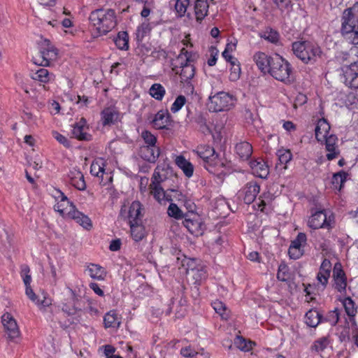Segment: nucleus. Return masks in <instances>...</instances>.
Instances as JSON below:
<instances>
[{"mask_svg":"<svg viewBox=\"0 0 358 358\" xmlns=\"http://www.w3.org/2000/svg\"><path fill=\"white\" fill-rule=\"evenodd\" d=\"M150 31V27L148 23H142L136 30V36L138 39L142 40L144 36Z\"/></svg>","mask_w":358,"mask_h":358,"instance_id":"obj_59","label":"nucleus"},{"mask_svg":"<svg viewBox=\"0 0 358 358\" xmlns=\"http://www.w3.org/2000/svg\"><path fill=\"white\" fill-rule=\"evenodd\" d=\"M343 304L347 315L350 317H354L357 313V308L355 307V303L351 299V298H345L343 300Z\"/></svg>","mask_w":358,"mask_h":358,"instance_id":"obj_49","label":"nucleus"},{"mask_svg":"<svg viewBox=\"0 0 358 358\" xmlns=\"http://www.w3.org/2000/svg\"><path fill=\"white\" fill-rule=\"evenodd\" d=\"M189 0H176L175 9L179 16H183L187 12Z\"/></svg>","mask_w":358,"mask_h":358,"instance_id":"obj_52","label":"nucleus"},{"mask_svg":"<svg viewBox=\"0 0 358 358\" xmlns=\"http://www.w3.org/2000/svg\"><path fill=\"white\" fill-rule=\"evenodd\" d=\"M237 43L238 41L236 39L230 41L227 43L225 49L222 54L226 61H231L236 59L231 54L236 50Z\"/></svg>","mask_w":358,"mask_h":358,"instance_id":"obj_44","label":"nucleus"},{"mask_svg":"<svg viewBox=\"0 0 358 358\" xmlns=\"http://www.w3.org/2000/svg\"><path fill=\"white\" fill-rule=\"evenodd\" d=\"M1 322L5 332L10 339L20 336V332L17 321L10 313H6L2 315Z\"/></svg>","mask_w":358,"mask_h":358,"instance_id":"obj_14","label":"nucleus"},{"mask_svg":"<svg viewBox=\"0 0 358 358\" xmlns=\"http://www.w3.org/2000/svg\"><path fill=\"white\" fill-rule=\"evenodd\" d=\"M159 154V148L156 145H144L141 148V157L149 162H155Z\"/></svg>","mask_w":358,"mask_h":358,"instance_id":"obj_27","label":"nucleus"},{"mask_svg":"<svg viewBox=\"0 0 358 358\" xmlns=\"http://www.w3.org/2000/svg\"><path fill=\"white\" fill-rule=\"evenodd\" d=\"M165 93L166 90L164 87L159 83L153 84L150 88V94L152 97L158 101L162 100Z\"/></svg>","mask_w":358,"mask_h":358,"instance_id":"obj_45","label":"nucleus"},{"mask_svg":"<svg viewBox=\"0 0 358 358\" xmlns=\"http://www.w3.org/2000/svg\"><path fill=\"white\" fill-rule=\"evenodd\" d=\"M235 99L229 93L220 92L209 97L208 107L213 112L230 110L234 105Z\"/></svg>","mask_w":358,"mask_h":358,"instance_id":"obj_8","label":"nucleus"},{"mask_svg":"<svg viewBox=\"0 0 358 358\" xmlns=\"http://www.w3.org/2000/svg\"><path fill=\"white\" fill-rule=\"evenodd\" d=\"M288 253L292 259H297L303 254V249L296 248V246H289Z\"/></svg>","mask_w":358,"mask_h":358,"instance_id":"obj_63","label":"nucleus"},{"mask_svg":"<svg viewBox=\"0 0 358 358\" xmlns=\"http://www.w3.org/2000/svg\"><path fill=\"white\" fill-rule=\"evenodd\" d=\"M150 194L159 203L171 201V196L164 191L161 185H150Z\"/></svg>","mask_w":358,"mask_h":358,"instance_id":"obj_31","label":"nucleus"},{"mask_svg":"<svg viewBox=\"0 0 358 358\" xmlns=\"http://www.w3.org/2000/svg\"><path fill=\"white\" fill-rule=\"evenodd\" d=\"M29 271L30 270L28 266L24 265L22 267L21 275L23 278V281L26 288L31 287L30 284L31 281V275L29 274Z\"/></svg>","mask_w":358,"mask_h":358,"instance_id":"obj_61","label":"nucleus"},{"mask_svg":"<svg viewBox=\"0 0 358 358\" xmlns=\"http://www.w3.org/2000/svg\"><path fill=\"white\" fill-rule=\"evenodd\" d=\"M52 136L61 144H62L64 146L68 148L70 146V143L64 136L59 134V132L56 131H53L52 132Z\"/></svg>","mask_w":358,"mask_h":358,"instance_id":"obj_64","label":"nucleus"},{"mask_svg":"<svg viewBox=\"0 0 358 358\" xmlns=\"http://www.w3.org/2000/svg\"><path fill=\"white\" fill-rule=\"evenodd\" d=\"M69 218L76 220V222L85 229H89L92 227L90 219L77 210L73 212L72 215Z\"/></svg>","mask_w":358,"mask_h":358,"instance_id":"obj_41","label":"nucleus"},{"mask_svg":"<svg viewBox=\"0 0 358 358\" xmlns=\"http://www.w3.org/2000/svg\"><path fill=\"white\" fill-rule=\"evenodd\" d=\"M351 326L348 329H345L341 332V336L343 340H350V338L355 341H357L358 338V328L353 319H350Z\"/></svg>","mask_w":358,"mask_h":358,"instance_id":"obj_38","label":"nucleus"},{"mask_svg":"<svg viewBox=\"0 0 358 358\" xmlns=\"http://www.w3.org/2000/svg\"><path fill=\"white\" fill-rule=\"evenodd\" d=\"M69 178L71 183L79 190H84L86 188V184L83 173L77 169H73L69 173Z\"/></svg>","mask_w":358,"mask_h":358,"instance_id":"obj_28","label":"nucleus"},{"mask_svg":"<svg viewBox=\"0 0 358 358\" xmlns=\"http://www.w3.org/2000/svg\"><path fill=\"white\" fill-rule=\"evenodd\" d=\"M106 161L103 158L95 159L90 167L92 175L101 178L100 183L106 185L112 182L113 178L110 173L106 171Z\"/></svg>","mask_w":358,"mask_h":358,"instance_id":"obj_12","label":"nucleus"},{"mask_svg":"<svg viewBox=\"0 0 358 358\" xmlns=\"http://www.w3.org/2000/svg\"><path fill=\"white\" fill-rule=\"evenodd\" d=\"M25 293L29 299L35 303L41 309L45 308L52 304V299L50 297L43 293V299H41L39 296L36 295L31 287L26 288Z\"/></svg>","mask_w":358,"mask_h":358,"instance_id":"obj_24","label":"nucleus"},{"mask_svg":"<svg viewBox=\"0 0 358 358\" xmlns=\"http://www.w3.org/2000/svg\"><path fill=\"white\" fill-rule=\"evenodd\" d=\"M348 174L345 171H339L334 174L332 178V185L335 189L341 191L343 183L346 180Z\"/></svg>","mask_w":358,"mask_h":358,"instance_id":"obj_43","label":"nucleus"},{"mask_svg":"<svg viewBox=\"0 0 358 358\" xmlns=\"http://www.w3.org/2000/svg\"><path fill=\"white\" fill-rule=\"evenodd\" d=\"M273 199V195L271 192H264L259 198V203H258V207L260 210L263 211L264 207L269 205Z\"/></svg>","mask_w":358,"mask_h":358,"instance_id":"obj_50","label":"nucleus"},{"mask_svg":"<svg viewBox=\"0 0 358 358\" xmlns=\"http://www.w3.org/2000/svg\"><path fill=\"white\" fill-rule=\"evenodd\" d=\"M212 306L215 311L220 315L222 319L225 320L229 319L230 311L222 301L215 300L212 303Z\"/></svg>","mask_w":358,"mask_h":358,"instance_id":"obj_40","label":"nucleus"},{"mask_svg":"<svg viewBox=\"0 0 358 358\" xmlns=\"http://www.w3.org/2000/svg\"><path fill=\"white\" fill-rule=\"evenodd\" d=\"M261 37L271 43H275L279 40V34L276 31L269 29H266Z\"/></svg>","mask_w":358,"mask_h":358,"instance_id":"obj_53","label":"nucleus"},{"mask_svg":"<svg viewBox=\"0 0 358 358\" xmlns=\"http://www.w3.org/2000/svg\"><path fill=\"white\" fill-rule=\"evenodd\" d=\"M85 271L92 279L103 280L106 276V271L100 265L90 264L87 266Z\"/></svg>","mask_w":358,"mask_h":358,"instance_id":"obj_30","label":"nucleus"},{"mask_svg":"<svg viewBox=\"0 0 358 358\" xmlns=\"http://www.w3.org/2000/svg\"><path fill=\"white\" fill-rule=\"evenodd\" d=\"M231 64L229 79L231 81H237L241 73V65L237 59L227 61Z\"/></svg>","mask_w":358,"mask_h":358,"instance_id":"obj_42","label":"nucleus"},{"mask_svg":"<svg viewBox=\"0 0 358 358\" xmlns=\"http://www.w3.org/2000/svg\"><path fill=\"white\" fill-rule=\"evenodd\" d=\"M272 1L282 12L289 13L292 9V0H272Z\"/></svg>","mask_w":358,"mask_h":358,"instance_id":"obj_54","label":"nucleus"},{"mask_svg":"<svg viewBox=\"0 0 358 358\" xmlns=\"http://www.w3.org/2000/svg\"><path fill=\"white\" fill-rule=\"evenodd\" d=\"M40 14L45 22L55 27L59 24V20L62 17V15H69L70 12L64 8H59L57 11L51 8H43Z\"/></svg>","mask_w":358,"mask_h":358,"instance_id":"obj_13","label":"nucleus"},{"mask_svg":"<svg viewBox=\"0 0 358 358\" xmlns=\"http://www.w3.org/2000/svg\"><path fill=\"white\" fill-rule=\"evenodd\" d=\"M330 125L325 119H320L315 129V138L318 141L323 142L329 136Z\"/></svg>","mask_w":358,"mask_h":358,"instance_id":"obj_29","label":"nucleus"},{"mask_svg":"<svg viewBox=\"0 0 358 358\" xmlns=\"http://www.w3.org/2000/svg\"><path fill=\"white\" fill-rule=\"evenodd\" d=\"M175 163L183 171L184 174L187 178L192 176L194 173V166L182 155L176 156Z\"/></svg>","mask_w":358,"mask_h":358,"instance_id":"obj_32","label":"nucleus"},{"mask_svg":"<svg viewBox=\"0 0 358 358\" xmlns=\"http://www.w3.org/2000/svg\"><path fill=\"white\" fill-rule=\"evenodd\" d=\"M186 266V273L189 280L193 283H199L206 278V271L204 267L197 264L195 259H188L183 263Z\"/></svg>","mask_w":358,"mask_h":358,"instance_id":"obj_11","label":"nucleus"},{"mask_svg":"<svg viewBox=\"0 0 358 358\" xmlns=\"http://www.w3.org/2000/svg\"><path fill=\"white\" fill-rule=\"evenodd\" d=\"M294 54L304 63L315 61L320 57L321 50L318 45L308 41H296L292 44Z\"/></svg>","mask_w":358,"mask_h":358,"instance_id":"obj_6","label":"nucleus"},{"mask_svg":"<svg viewBox=\"0 0 358 358\" xmlns=\"http://www.w3.org/2000/svg\"><path fill=\"white\" fill-rule=\"evenodd\" d=\"M236 152L241 159L246 160L251 156L252 148L248 142H241L236 145Z\"/></svg>","mask_w":358,"mask_h":358,"instance_id":"obj_35","label":"nucleus"},{"mask_svg":"<svg viewBox=\"0 0 358 358\" xmlns=\"http://www.w3.org/2000/svg\"><path fill=\"white\" fill-rule=\"evenodd\" d=\"M52 196L57 201V203L55 205V210L64 217L69 218L72 215L73 212H75L76 210L75 206L59 189H54Z\"/></svg>","mask_w":358,"mask_h":358,"instance_id":"obj_9","label":"nucleus"},{"mask_svg":"<svg viewBox=\"0 0 358 358\" xmlns=\"http://www.w3.org/2000/svg\"><path fill=\"white\" fill-rule=\"evenodd\" d=\"M58 57L57 48L49 40H44L41 45L40 52L33 57L34 64L39 66H49Z\"/></svg>","mask_w":358,"mask_h":358,"instance_id":"obj_7","label":"nucleus"},{"mask_svg":"<svg viewBox=\"0 0 358 358\" xmlns=\"http://www.w3.org/2000/svg\"><path fill=\"white\" fill-rule=\"evenodd\" d=\"M104 324L106 328H119L121 324V317L115 310H110L104 316Z\"/></svg>","mask_w":358,"mask_h":358,"instance_id":"obj_34","label":"nucleus"},{"mask_svg":"<svg viewBox=\"0 0 358 358\" xmlns=\"http://www.w3.org/2000/svg\"><path fill=\"white\" fill-rule=\"evenodd\" d=\"M184 227L195 236L202 235L204 231V225L197 215H192L191 217L186 216L182 221Z\"/></svg>","mask_w":358,"mask_h":358,"instance_id":"obj_15","label":"nucleus"},{"mask_svg":"<svg viewBox=\"0 0 358 358\" xmlns=\"http://www.w3.org/2000/svg\"><path fill=\"white\" fill-rule=\"evenodd\" d=\"M197 155L203 159L205 168L211 173H224V164L217 158L213 148L209 145H200L196 150Z\"/></svg>","mask_w":358,"mask_h":358,"instance_id":"obj_3","label":"nucleus"},{"mask_svg":"<svg viewBox=\"0 0 358 358\" xmlns=\"http://www.w3.org/2000/svg\"><path fill=\"white\" fill-rule=\"evenodd\" d=\"M142 206L139 201H134L129 206H123L120 210V217L128 223L141 222Z\"/></svg>","mask_w":358,"mask_h":358,"instance_id":"obj_10","label":"nucleus"},{"mask_svg":"<svg viewBox=\"0 0 358 358\" xmlns=\"http://www.w3.org/2000/svg\"><path fill=\"white\" fill-rule=\"evenodd\" d=\"M116 46L120 50H127L129 48V36L127 32L118 33L115 39Z\"/></svg>","mask_w":358,"mask_h":358,"instance_id":"obj_46","label":"nucleus"},{"mask_svg":"<svg viewBox=\"0 0 358 358\" xmlns=\"http://www.w3.org/2000/svg\"><path fill=\"white\" fill-rule=\"evenodd\" d=\"M331 220H327L324 211H317L313 214L308 220V226L313 229L327 228L331 225Z\"/></svg>","mask_w":358,"mask_h":358,"instance_id":"obj_18","label":"nucleus"},{"mask_svg":"<svg viewBox=\"0 0 358 358\" xmlns=\"http://www.w3.org/2000/svg\"><path fill=\"white\" fill-rule=\"evenodd\" d=\"M333 278L335 288L339 292L345 290L347 285L346 277L340 263H336L334 265Z\"/></svg>","mask_w":358,"mask_h":358,"instance_id":"obj_19","label":"nucleus"},{"mask_svg":"<svg viewBox=\"0 0 358 358\" xmlns=\"http://www.w3.org/2000/svg\"><path fill=\"white\" fill-rule=\"evenodd\" d=\"M324 141H325L326 150L327 152V159L332 160L337 158L340 154L337 145V137L335 135L331 134Z\"/></svg>","mask_w":358,"mask_h":358,"instance_id":"obj_20","label":"nucleus"},{"mask_svg":"<svg viewBox=\"0 0 358 358\" xmlns=\"http://www.w3.org/2000/svg\"><path fill=\"white\" fill-rule=\"evenodd\" d=\"M62 310L68 315H79L81 312L80 309H78L73 304L65 303L62 306Z\"/></svg>","mask_w":358,"mask_h":358,"instance_id":"obj_60","label":"nucleus"},{"mask_svg":"<svg viewBox=\"0 0 358 358\" xmlns=\"http://www.w3.org/2000/svg\"><path fill=\"white\" fill-rule=\"evenodd\" d=\"M167 213L170 217H174L175 219H180L183 217L182 211L178 208V206L173 203H171L168 209Z\"/></svg>","mask_w":358,"mask_h":358,"instance_id":"obj_55","label":"nucleus"},{"mask_svg":"<svg viewBox=\"0 0 358 358\" xmlns=\"http://www.w3.org/2000/svg\"><path fill=\"white\" fill-rule=\"evenodd\" d=\"M345 83L351 88L358 89V64L352 63L343 68Z\"/></svg>","mask_w":358,"mask_h":358,"instance_id":"obj_16","label":"nucleus"},{"mask_svg":"<svg viewBox=\"0 0 358 358\" xmlns=\"http://www.w3.org/2000/svg\"><path fill=\"white\" fill-rule=\"evenodd\" d=\"M186 102V99L184 96L180 95L178 96L175 101L173 103L171 107V111L173 113H177L180 110L182 107L185 105Z\"/></svg>","mask_w":358,"mask_h":358,"instance_id":"obj_57","label":"nucleus"},{"mask_svg":"<svg viewBox=\"0 0 358 358\" xmlns=\"http://www.w3.org/2000/svg\"><path fill=\"white\" fill-rule=\"evenodd\" d=\"M234 345L239 350L244 352H248L252 349L254 343L251 341H247L241 336H237L234 340Z\"/></svg>","mask_w":358,"mask_h":358,"instance_id":"obj_48","label":"nucleus"},{"mask_svg":"<svg viewBox=\"0 0 358 358\" xmlns=\"http://www.w3.org/2000/svg\"><path fill=\"white\" fill-rule=\"evenodd\" d=\"M194 9L196 20H203L206 16L208 10L207 0H195Z\"/></svg>","mask_w":358,"mask_h":358,"instance_id":"obj_33","label":"nucleus"},{"mask_svg":"<svg viewBox=\"0 0 358 358\" xmlns=\"http://www.w3.org/2000/svg\"><path fill=\"white\" fill-rule=\"evenodd\" d=\"M87 129L86 120L84 118H81L79 122L73 125L72 135L80 141H90L91 136L86 132Z\"/></svg>","mask_w":358,"mask_h":358,"instance_id":"obj_22","label":"nucleus"},{"mask_svg":"<svg viewBox=\"0 0 358 358\" xmlns=\"http://www.w3.org/2000/svg\"><path fill=\"white\" fill-rule=\"evenodd\" d=\"M306 242V236L303 233H299L296 238L292 241L290 246H296L297 248L303 249Z\"/></svg>","mask_w":358,"mask_h":358,"instance_id":"obj_58","label":"nucleus"},{"mask_svg":"<svg viewBox=\"0 0 358 358\" xmlns=\"http://www.w3.org/2000/svg\"><path fill=\"white\" fill-rule=\"evenodd\" d=\"M342 32L351 43L358 44V3L343 11Z\"/></svg>","mask_w":358,"mask_h":358,"instance_id":"obj_2","label":"nucleus"},{"mask_svg":"<svg viewBox=\"0 0 358 358\" xmlns=\"http://www.w3.org/2000/svg\"><path fill=\"white\" fill-rule=\"evenodd\" d=\"M165 170L163 168L157 166L152 174V181L150 185H161L162 182H163L166 176L165 175Z\"/></svg>","mask_w":358,"mask_h":358,"instance_id":"obj_47","label":"nucleus"},{"mask_svg":"<svg viewBox=\"0 0 358 358\" xmlns=\"http://www.w3.org/2000/svg\"><path fill=\"white\" fill-rule=\"evenodd\" d=\"M287 270L285 264H280L278 267L277 278L280 281H286L288 278Z\"/></svg>","mask_w":358,"mask_h":358,"instance_id":"obj_62","label":"nucleus"},{"mask_svg":"<svg viewBox=\"0 0 358 358\" xmlns=\"http://www.w3.org/2000/svg\"><path fill=\"white\" fill-rule=\"evenodd\" d=\"M101 120L103 126L113 124L120 120V113L115 107H108L101 112Z\"/></svg>","mask_w":358,"mask_h":358,"instance_id":"obj_23","label":"nucleus"},{"mask_svg":"<svg viewBox=\"0 0 358 358\" xmlns=\"http://www.w3.org/2000/svg\"><path fill=\"white\" fill-rule=\"evenodd\" d=\"M169 123V114L167 110H161L158 111L154 118L151 120L152 127L157 129L166 128Z\"/></svg>","mask_w":358,"mask_h":358,"instance_id":"obj_26","label":"nucleus"},{"mask_svg":"<svg viewBox=\"0 0 358 358\" xmlns=\"http://www.w3.org/2000/svg\"><path fill=\"white\" fill-rule=\"evenodd\" d=\"M259 191V185L255 181H250L244 186L241 193L243 196L245 203L250 204L255 201Z\"/></svg>","mask_w":358,"mask_h":358,"instance_id":"obj_17","label":"nucleus"},{"mask_svg":"<svg viewBox=\"0 0 358 358\" xmlns=\"http://www.w3.org/2000/svg\"><path fill=\"white\" fill-rule=\"evenodd\" d=\"M31 78L43 83H47L54 79L55 76L48 72L46 69L41 68L36 72L32 73Z\"/></svg>","mask_w":358,"mask_h":358,"instance_id":"obj_37","label":"nucleus"},{"mask_svg":"<svg viewBox=\"0 0 358 358\" xmlns=\"http://www.w3.org/2000/svg\"><path fill=\"white\" fill-rule=\"evenodd\" d=\"M271 66L268 71L275 79L285 84L292 82V70L289 63L280 57L275 55L271 60Z\"/></svg>","mask_w":358,"mask_h":358,"instance_id":"obj_4","label":"nucleus"},{"mask_svg":"<svg viewBox=\"0 0 358 358\" xmlns=\"http://www.w3.org/2000/svg\"><path fill=\"white\" fill-rule=\"evenodd\" d=\"M273 57H269L263 52H257L253 55V61L258 69L263 73L268 72L271 66Z\"/></svg>","mask_w":358,"mask_h":358,"instance_id":"obj_21","label":"nucleus"},{"mask_svg":"<svg viewBox=\"0 0 358 358\" xmlns=\"http://www.w3.org/2000/svg\"><path fill=\"white\" fill-rule=\"evenodd\" d=\"M250 166L252 173L257 177L265 178L268 175V166L261 159L250 162Z\"/></svg>","mask_w":358,"mask_h":358,"instance_id":"obj_25","label":"nucleus"},{"mask_svg":"<svg viewBox=\"0 0 358 358\" xmlns=\"http://www.w3.org/2000/svg\"><path fill=\"white\" fill-rule=\"evenodd\" d=\"M278 159L281 164H287L291 161L292 155L289 150L281 148L277 152Z\"/></svg>","mask_w":358,"mask_h":358,"instance_id":"obj_51","label":"nucleus"},{"mask_svg":"<svg viewBox=\"0 0 358 358\" xmlns=\"http://www.w3.org/2000/svg\"><path fill=\"white\" fill-rule=\"evenodd\" d=\"M91 25L100 34L110 31L117 24L115 13L112 9H97L90 13Z\"/></svg>","mask_w":358,"mask_h":358,"instance_id":"obj_1","label":"nucleus"},{"mask_svg":"<svg viewBox=\"0 0 358 358\" xmlns=\"http://www.w3.org/2000/svg\"><path fill=\"white\" fill-rule=\"evenodd\" d=\"M192 62V55L182 48L174 62L173 70L179 74L182 81L187 82L194 76V68Z\"/></svg>","mask_w":358,"mask_h":358,"instance_id":"obj_5","label":"nucleus"},{"mask_svg":"<svg viewBox=\"0 0 358 358\" xmlns=\"http://www.w3.org/2000/svg\"><path fill=\"white\" fill-rule=\"evenodd\" d=\"M129 224L130 225L131 236L133 239L136 242L141 241L145 235L144 227L141 222Z\"/></svg>","mask_w":358,"mask_h":358,"instance_id":"obj_36","label":"nucleus"},{"mask_svg":"<svg viewBox=\"0 0 358 358\" xmlns=\"http://www.w3.org/2000/svg\"><path fill=\"white\" fill-rule=\"evenodd\" d=\"M321 315L316 310H310L305 316L306 323L311 327H315L320 322Z\"/></svg>","mask_w":358,"mask_h":358,"instance_id":"obj_39","label":"nucleus"},{"mask_svg":"<svg viewBox=\"0 0 358 358\" xmlns=\"http://www.w3.org/2000/svg\"><path fill=\"white\" fill-rule=\"evenodd\" d=\"M141 137L143 139L146 145L154 146L156 145L157 138L150 131L148 130L143 131Z\"/></svg>","mask_w":358,"mask_h":358,"instance_id":"obj_56","label":"nucleus"}]
</instances>
